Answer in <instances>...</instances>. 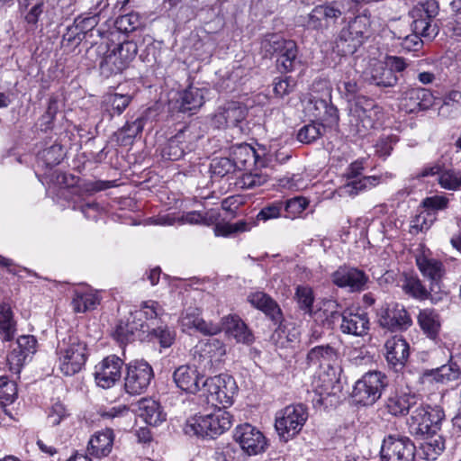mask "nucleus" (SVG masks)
I'll list each match as a JSON object with an SVG mask.
<instances>
[{
    "mask_svg": "<svg viewBox=\"0 0 461 461\" xmlns=\"http://www.w3.org/2000/svg\"><path fill=\"white\" fill-rule=\"evenodd\" d=\"M371 14L366 9L349 19L340 29L335 40L334 49L340 56L355 53L368 39L371 32Z\"/></svg>",
    "mask_w": 461,
    "mask_h": 461,
    "instance_id": "nucleus-1",
    "label": "nucleus"
},
{
    "mask_svg": "<svg viewBox=\"0 0 461 461\" xmlns=\"http://www.w3.org/2000/svg\"><path fill=\"white\" fill-rule=\"evenodd\" d=\"M57 356L60 372L67 376L74 375L86 362L87 345L77 335H68L59 342Z\"/></svg>",
    "mask_w": 461,
    "mask_h": 461,
    "instance_id": "nucleus-2",
    "label": "nucleus"
},
{
    "mask_svg": "<svg viewBox=\"0 0 461 461\" xmlns=\"http://www.w3.org/2000/svg\"><path fill=\"white\" fill-rule=\"evenodd\" d=\"M232 425V416L225 408L217 407L212 412L195 415L186 425L185 432L201 438H214Z\"/></svg>",
    "mask_w": 461,
    "mask_h": 461,
    "instance_id": "nucleus-3",
    "label": "nucleus"
},
{
    "mask_svg": "<svg viewBox=\"0 0 461 461\" xmlns=\"http://www.w3.org/2000/svg\"><path fill=\"white\" fill-rule=\"evenodd\" d=\"M325 310L330 311L327 316V321L333 323L340 320L339 330L343 334L355 337H364L368 334L370 330V320L367 312L360 308H349L344 310L341 313L338 311L339 303L336 301H328L324 303Z\"/></svg>",
    "mask_w": 461,
    "mask_h": 461,
    "instance_id": "nucleus-4",
    "label": "nucleus"
},
{
    "mask_svg": "<svg viewBox=\"0 0 461 461\" xmlns=\"http://www.w3.org/2000/svg\"><path fill=\"white\" fill-rule=\"evenodd\" d=\"M108 43L102 42L97 45L95 51L103 54L100 68L106 74H118L122 72L137 55V44L131 41L118 44L112 50H108Z\"/></svg>",
    "mask_w": 461,
    "mask_h": 461,
    "instance_id": "nucleus-5",
    "label": "nucleus"
},
{
    "mask_svg": "<svg viewBox=\"0 0 461 461\" xmlns=\"http://www.w3.org/2000/svg\"><path fill=\"white\" fill-rule=\"evenodd\" d=\"M444 417V411L438 406L431 407L418 402L411 411V416L408 420L409 429L415 435H436L437 431L440 429Z\"/></svg>",
    "mask_w": 461,
    "mask_h": 461,
    "instance_id": "nucleus-6",
    "label": "nucleus"
},
{
    "mask_svg": "<svg viewBox=\"0 0 461 461\" xmlns=\"http://www.w3.org/2000/svg\"><path fill=\"white\" fill-rule=\"evenodd\" d=\"M378 109L372 99L358 96L349 108L350 131L360 138L366 136L375 127Z\"/></svg>",
    "mask_w": 461,
    "mask_h": 461,
    "instance_id": "nucleus-7",
    "label": "nucleus"
},
{
    "mask_svg": "<svg viewBox=\"0 0 461 461\" xmlns=\"http://www.w3.org/2000/svg\"><path fill=\"white\" fill-rule=\"evenodd\" d=\"M203 395L208 403L213 406L222 405L228 408L233 403V397L238 391L234 378L229 375H219L203 380Z\"/></svg>",
    "mask_w": 461,
    "mask_h": 461,
    "instance_id": "nucleus-8",
    "label": "nucleus"
},
{
    "mask_svg": "<svg viewBox=\"0 0 461 461\" xmlns=\"http://www.w3.org/2000/svg\"><path fill=\"white\" fill-rule=\"evenodd\" d=\"M307 408L302 404H291L276 413L275 427L284 441L296 436L308 420Z\"/></svg>",
    "mask_w": 461,
    "mask_h": 461,
    "instance_id": "nucleus-9",
    "label": "nucleus"
},
{
    "mask_svg": "<svg viewBox=\"0 0 461 461\" xmlns=\"http://www.w3.org/2000/svg\"><path fill=\"white\" fill-rule=\"evenodd\" d=\"M439 13V5L437 0H425L416 5L410 15L412 18L411 29L420 33L423 38L433 39L438 33L436 17Z\"/></svg>",
    "mask_w": 461,
    "mask_h": 461,
    "instance_id": "nucleus-10",
    "label": "nucleus"
},
{
    "mask_svg": "<svg viewBox=\"0 0 461 461\" xmlns=\"http://www.w3.org/2000/svg\"><path fill=\"white\" fill-rule=\"evenodd\" d=\"M386 386L385 375L379 371L367 372L356 383L352 397L357 404L370 406L380 399Z\"/></svg>",
    "mask_w": 461,
    "mask_h": 461,
    "instance_id": "nucleus-11",
    "label": "nucleus"
},
{
    "mask_svg": "<svg viewBox=\"0 0 461 461\" xmlns=\"http://www.w3.org/2000/svg\"><path fill=\"white\" fill-rule=\"evenodd\" d=\"M416 447L412 440L402 435L390 434L382 442V461H414Z\"/></svg>",
    "mask_w": 461,
    "mask_h": 461,
    "instance_id": "nucleus-12",
    "label": "nucleus"
},
{
    "mask_svg": "<svg viewBox=\"0 0 461 461\" xmlns=\"http://www.w3.org/2000/svg\"><path fill=\"white\" fill-rule=\"evenodd\" d=\"M151 366L144 360H132L126 365L124 389L129 394L144 393L153 377Z\"/></svg>",
    "mask_w": 461,
    "mask_h": 461,
    "instance_id": "nucleus-13",
    "label": "nucleus"
},
{
    "mask_svg": "<svg viewBox=\"0 0 461 461\" xmlns=\"http://www.w3.org/2000/svg\"><path fill=\"white\" fill-rule=\"evenodd\" d=\"M344 14L341 1H330L316 5L308 15L307 26L315 31L328 30Z\"/></svg>",
    "mask_w": 461,
    "mask_h": 461,
    "instance_id": "nucleus-14",
    "label": "nucleus"
},
{
    "mask_svg": "<svg viewBox=\"0 0 461 461\" xmlns=\"http://www.w3.org/2000/svg\"><path fill=\"white\" fill-rule=\"evenodd\" d=\"M379 325L391 331H402L408 330L412 320L403 305L399 303H386L377 312Z\"/></svg>",
    "mask_w": 461,
    "mask_h": 461,
    "instance_id": "nucleus-15",
    "label": "nucleus"
},
{
    "mask_svg": "<svg viewBox=\"0 0 461 461\" xmlns=\"http://www.w3.org/2000/svg\"><path fill=\"white\" fill-rule=\"evenodd\" d=\"M199 138L200 135L195 133L192 125L185 127L169 139L167 146L162 150V156L169 160H178L185 153L194 149V143Z\"/></svg>",
    "mask_w": 461,
    "mask_h": 461,
    "instance_id": "nucleus-16",
    "label": "nucleus"
},
{
    "mask_svg": "<svg viewBox=\"0 0 461 461\" xmlns=\"http://www.w3.org/2000/svg\"><path fill=\"white\" fill-rule=\"evenodd\" d=\"M331 281L349 293H360L366 288L369 277L357 267L341 266L332 273Z\"/></svg>",
    "mask_w": 461,
    "mask_h": 461,
    "instance_id": "nucleus-17",
    "label": "nucleus"
},
{
    "mask_svg": "<svg viewBox=\"0 0 461 461\" xmlns=\"http://www.w3.org/2000/svg\"><path fill=\"white\" fill-rule=\"evenodd\" d=\"M233 438L240 448L249 456L263 452L267 446V440L263 433L249 423L236 427Z\"/></svg>",
    "mask_w": 461,
    "mask_h": 461,
    "instance_id": "nucleus-18",
    "label": "nucleus"
},
{
    "mask_svg": "<svg viewBox=\"0 0 461 461\" xmlns=\"http://www.w3.org/2000/svg\"><path fill=\"white\" fill-rule=\"evenodd\" d=\"M123 360L116 355L104 357L95 367V380L99 387L108 389L113 387L122 376Z\"/></svg>",
    "mask_w": 461,
    "mask_h": 461,
    "instance_id": "nucleus-19",
    "label": "nucleus"
},
{
    "mask_svg": "<svg viewBox=\"0 0 461 461\" xmlns=\"http://www.w3.org/2000/svg\"><path fill=\"white\" fill-rule=\"evenodd\" d=\"M384 356L388 366L395 372L402 371L410 356L409 343L402 336L395 335L385 341Z\"/></svg>",
    "mask_w": 461,
    "mask_h": 461,
    "instance_id": "nucleus-20",
    "label": "nucleus"
},
{
    "mask_svg": "<svg viewBox=\"0 0 461 461\" xmlns=\"http://www.w3.org/2000/svg\"><path fill=\"white\" fill-rule=\"evenodd\" d=\"M416 265L423 277L429 282V290L439 289V284L446 273L443 263L422 253L416 257Z\"/></svg>",
    "mask_w": 461,
    "mask_h": 461,
    "instance_id": "nucleus-21",
    "label": "nucleus"
},
{
    "mask_svg": "<svg viewBox=\"0 0 461 461\" xmlns=\"http://www.w3.org/2000/svg\"><path fill=\"white\" fill-rule=\"evenodd\" d=\"M179 322L184 331L194 329L204 335L212 336L221 330L218 324L205 321L201 317V311L198 308L185 309L181 314Z\"/></svg>",
    "mask_w": 461,
    "mask_h": 461,
    "instance_id": "nucleus-22",
    "label": "nucleus"
},
{
    "mask_svg": "<svg viewBox=\"0 0 461 461\" xmlns=\"http://www.w3.org/2000/svg\"><path fill=\"white\" fill-rule=\"evenodd\" d=\"M434 97L426 88H411L405 92L402 100V108L408 113L428 110L432 106Z\"/></svg>",
    "mask_w": 461,
    "mask_h": 461,
    "instance_id": "nucleus-23",
    "label": "nucleus"
},
{
    "mask_svg": "<svg viewBox=\"0 0 461 461\" xmlns=\"http://www.w3.org/2000/svg\"><path fill=\"white\" fill-rule=\"evenodd\" d=\"M246 116L245 109L235 103L228 104L219 107L214 113L212 123L214 127L221 129L225 127H236Z\"/></svg>",
    "mask_w": 461,
    "mask_h": 461,
    "instance_id": "nucleus-24",
    "label": "nucleus"
},
{
    "mask_svg": "<svg viewBox=\"0 0 461 461\" xmlns=\"http://www.w3.org/2000/svg\"><path fill=\"white\" fill-rule=\"evenodd\" d=\"M136 407L138 415L150 426H158L166 420L167 414L160 403L151 398L139 400Z\"/></svg>",
    "mask_w": 461,
    "mask_h": 461,
    "instance_id": "nucleus-25",
    "label": "nucleus"
},
{
    "mask_svg": "<svg viewBox=\"0 0 461 461\" xmlns=\"http://www.w3.org/2000/svg\"><path fill=\"white\" fill-rule=\"evenodd\" d=\"M113 440L114 434L111 429L95 432L88 441L87 454L96 458L107 456L113 449Z\"/></svg>",
    "mask_w": 461,
    "mask_h": 461,
    "instance_id": "nucleus-26",
    "label": "nucleus"
},
{
    "mask_svg": "<svg viewBox=\"0 0 461 461\" xmlns=\"http://www.w3.org/2000/svg\"><path fill=\"white\" fill-rule=\"evenodd\" d=\"M173 379L178 388L189 393H195L200 390V377L197 370L188 365L180 366L174 374Z\"/></svg>",
    "mask_w": 461,
    "mask_h": 461,
    "instance_id": "nucleus-27",
    "label": "nucleus"
},
{
    "mask_svg": "<svg viewBox=\"0 0 461 461\" xmlns=\"http://www.w3.org/2000/svg\"><path fill=\"white\" fill-rule=\"evenodd\" d=\"M109 6L107 0H92L88 12L78 15L74 22L83 34L93 31L100 22L101 14Z\"/></svg>",
    "mask_w": 461,
    "mask_h": 461,
    "instance_id": "nucleus-28",
    "label": "nucleus"
},
{
    "mask_svg": "<svg viewBox=\"0 0 461 461\" xmlns=\"http://www.w3.org/2000/svg\"><path fill=\"white\" fill-rule=\"evenodd\" d=\"M248 301L255 308L262 311L275 324L281 323L283 315L278 304L263 292L252 293L248 296Z\"/></svg>",
    "mask_w": 461,
    "mask_h": 461,
    "instance_id": "nucleus-29",
    "label": "nucleus"
},
{
    "mask_svg": "<svg viewBox=\"0 0 461 461\" xmlns=\"http://www.w3.org/2000/svg\"><path fill=\"white\" fill-rule=\"evenodd\" d=\"M434 375V379L438 383H447L457 379L461 375V352L455 355L451 354L448 359V365H442L435 369L424 372V375Z\"/></svg>",
    "mask_w": 461,
    "mask_h": 461,
    "instance_id": "nucleus-30",
    "label": "nucleus"
},
{
    "mask_svg": "<svg viewBox=\"0 0 461 461\" xmlns=\"http://www.w3.org/2000/svg\"><path fill=\"white\" fill-rule=\"evenodd\" d=\"M37 340L33 336L23 335L17 339L16 347L8 355V361L17 366L23 365L36 352Z\"/></svg>",
    "mask_w": 461,
    "mask_h": 461,
    "instance_id": "nucleus-31",
    "label": "nucleus"
},
{
    "mask_svg": "<svg viewBox=\"0 0 461 461\" xmlns=\"http://www.w3.org/2000/svg\"><path fill=\"white\" fill-rule=\"evenodd\" d=\"M195 354L199 353L203 357L204 366L212 365L213 361H219L226 353L225 345L221 340L210 338L201 341L195 348Z\"/></svg>",
    "mask_w": 461,
    "mask_h": 461,
    "instance_id": "nucleus-32",
    "label": "nucleus"
},
{
    "mask_svg": "<svg viewBox=\"0 0 461 461\" xmlns=\"http://www.w3.org/2000/svg\"><path fill=\"white\" fill-rule=\"evenodd\" d=\"M401 288L406 295L413 299L419 301L427 299L433 300V297L430 296L432 291L427 289L417 275L404 274L402 279Z\"/></svg>",
    "mask_w": 461,
    "mask_h": 461,
    "instance_id": "nucleus-33",
    "label": "nucleus"
},
{
    "mask_svg": "<svg viewBox=\"0 0 461 461\" xmlns=\"http://www.w3.org/2000/svg\"><path fill=\"white\" fill-rule=\"evenodd\" d=\"M224 320L226 332L233 337L237 342L249 345L254 341L253 333L240 317L230 315L225 317Z\"/></svg>",
    "mask_w": 461,
    "mask_h": 461,
    "instance_id": "nucleus-34",
    "label": "nucleus"
},
{
    "mask_svg": "<svg viewBox=\"0 0 461 461\" xmlns=\"http://www.w3.org/2000/svg\"><path fill=\"white\" fill-rule=\"evenodd\" d=\"M177 103L180 112L194 113L204 104V90L190 86L180 93Z\"/></svg>",
    "mask_w": 461,
    "mask_h": 461,
    "instance_id": "nucleus-35",
    "label": "nucleus"
},
{
    "mask_svg": "<svg viewBox=\"0 0 461 461\" xmlns=\"http://www.w3.org/2000/svg\"><path fill=\"white\" fill-rule=\"evenodd\" d=\"M418 403L415 394L402 393L388 398L386 409L393 416H404L411 411Z\"/></svg>",
    "mask_w": 461,
    "mask_h": 461,
    "instance_id": "nucleus-36",
    "label": "nucleus"
},
{
    "mask_svg": "<svg viewBox=\"0 0 461 461\" xmlns=\"http://www.w3.org/2000/svg\"><path fill=\"white\" fill-rule=\"evenodd\" d=\"M417 321L423 333L429 339H435L440 330L439 315L433 309L420 310Z\"/></svg>",
    "mask_w": 461,
    "mask_h": 461,
    "instance_id": "nucleus-37",
    "label": "nucleus"
},
{
    "mask_svg": "<svg viewBox=\"0 0 461 461\" xmlns=\"http://www.w3.org/2000/svg\"><path fill=\"white\" fill-rule=\"evenodd\" d=\"M99 303L97 294L89 289L76 290L71 301L73 311L77 313L94 310Z\"/></svg>",
    "mask_w": 461,
    "mask_h": 461,
    "instance_id": "nucleus-38",
    "label": "nucleus"
},
{
    "mask_svg": "<svg viewBox=\"0 0 461 461\" xmlns=\"http://www.w3.org/2000/svg\"><path fill=\"white\" fill-rule=\"evenodd\" d=\"M380 183V176H370L356 179H348L339 187L341 195L355 196L358 194L376 186Z\"/></svg>",
    "mask_w": 461,
    "mask_h": 461,
    "instance_id": "nucleus-39",
    "label": "nucleus"
},
{
    "mask_svg": "<svg viewBox=\"0 0 461 461\" xmlns=\"http://www.w3.org/2000/svg\"><path fill=\"white\" fill-rule=\"evenodd\" d=\"M230 155L237 170H241L247 165L255 163L257 158L255 149L247 143L232 147Z\"/></svg>",
    "mask_w": 461,
    "mask_h": 461,
    "instance_id": "nucleus-40",
    "label": "nucleus"
},
{
    "mask_svg": "<svg viewBox=\"0 0 461 461\" xmlns=\"http://www.w3.org/2000/svg\"><path fill=\"white\" fill-rule=\"evenodd\" d=\"M297 45L294 41L288 40L283 50L279 52L276 59L277 68L281 72H290L295 68L297 61Z\"/></svg>",
    "mask_w": 461,
    "mask_h": 461,
    "instance_id": "nucleus-41",
    "label": "nucleus"
},
{
    "mask_svg": "<svg viewBox=\"0 0 461 461\" xmlns=\"http://www.w3.org/2000/svg\"><path fill=\"white\" fill-rule=\"evenodd\" d=\"M145 124V120L141 117L137 118L131 122H126L119 131L114 133L116 141L120 146L131 145L134 138L140 134Z\"/></svg>",
    "mask_w": 461,
    "mask_h": 461,
    "instance_id": "nucleus-42",
    "label": "nucleus"
},
{
    "mask_svg": "<svg viewBox=\"0 0 461 461\" xmlns=\"http://www.w3.org/2000/svg\"><path fill=\"white\" fill-rule=\"evenodd\" d=\"M219 218V212L213 209L206 212L191 211L184 212L180 218H177V222L209 226L216 223Z\"/></svg>",
    "mask_w": 461,
    "mask_h": 461,
    "instance_id": "nucleus-43",
    "label": "nucleus"
},
{
    "mask_svg": "<svg viewBox=\"0 0 461 461\" xmlns=\"http://www.w3.org/2000/svg\"><path fill=\"white\" fill-rule=\"evenodd\" d=\"M370 82L379 87H392L397 84L398 77L386 65L376 63L372 68Z\"/></svg>",
    "mask_w": 461,
    "mask_h": 461,
    "instance_id": "nucleus-44",
    "label": "nucleus"
},
{
    "mask_svg": "<svg viewBox=\"0 0 461 461\" xmlns=\"http://www.w3.org/2000/svg\"><path fill=\"white\" fill-rule=\"evenodd\" d=\"M131 95L117 93H111L104 96V106L111 117L120 115L131 102Z\"/></svg>",
    "mask_w": 461,
    "mask_h": 461,
    "instance_id": "nucleus-45",
    "label": "nucleus"
},
{
    "mask_svg": "<svg viewBox=\"0 0 461 461\" xmlns=\"http://www.w3.org/2000/svg\"><path fill=\"white\" fill-rule=\"evenodd\" d=\"M15 322L8 304H0V338L3 340H12L15 333Z\"/></svg>",
    "mask_w": 461,
    "mask_h": 461,
    "instance_id": "nucleus-46",
    "label": "nucleus"
},
{
    "mask_svg": "<svg viewBox=\"0 0 461 461\" xmlns=\"http://www.w3.org/2000/svg\"><path fill=\"white\" fill-rule=\"evenodd\" d=\"M325 132V126L318 122H311L302 126L297 131V140L311 144L320 139Z\"/></svg>",
    "mask_w": 461,
    "mask_h": 461,
    "instance_id": "nucleus-47",
    "label": "nucleus"
},
{
    "mask_svg": "<svg viewBox=\"0 0 461 461\" xmlns=\"http://www.w3.org/2000/svg\"><path fill=\"white\" fill-rule=\"evenodd\" d=\"M337 357L336 350L330 345H321L312 348L307 354V362L310 365L329 363Z\"/></svg>",
    "mask_w": 461,
    "mask_h": 461,
    "instance_id": "nucleus-48",
    "label": "nucleus"
},
{
    "mask_svg": "<svg viewBox=\"0 0 461 461\" xmlns=\"http://www.w3.org/2000/svg\"><path fill=\"white\" fill-rule=\"evenodd\" d=\"M314 107L318 111L315 116L326 122L330 126L338 123L339 113L334 105L323 99H317L314 101Z\"/></svg>",
    "mask_w": 461,
    "mask_h": 461,
    "instance_id": "nucleus-49",
    "label": "nucleus"
},
{
    "mask_svg": "<svg viewBox=\"0 0 461 461\" xmlns=\"http://www.w3.org/2000/svg\"><path fill=\"white\" fill-rule=\"evenodd\" d=\"M268 181V176L261 171L246 172L239 178V185L243 189H255L264 185Z\"/></svg>",
    "mask_w": 461,
    "mask_h": 461,
    "instance_id": "nucleus-50",
    "label": "nucleus"
},
{
    "mask_svg": "<svg viewBox=\"0 0 461 461\" xmlns=\"http://www.w3.org/2000/svg\"><path fill=\"white\" fill-rule=\"evenodd\" d=\"M210 170L212 176L221 178L235 172L237 169L231 158H215L211 162Z\"/></svg>",
    "mask_w": 461,
    "mask_h": 461,
    "instance_id": "nucleus-51",
    "label": "nucleus"
},
{
    "mask_svg": "<svg viewBox=\"0 0 461 461\" xmlns=\"http://www.w3.org/2000/svg\"><path fill=\"white\" fill-rule=\"evenodd\" d=\"M295 298L301 310L310 315L312 314L314 296L311 287L304 285L298 286L296 288Z\"/></svg>",
    "mask_w": 461,
    "mask_h": 461,
    "instance_id": "nucleus-52",
    "label": "nucleus"
},
{
    "mask_svg": "<svg viewBox=\"0 0 461 461\" xmlns=\"http://www.w3.org/2000/svg\"><path fill=\"white\" fill-rule=\"evenodd\" d=\"M287 41L277 34H269L265 37L261 45L267 55H278L286 45Z\"/></svg>",
    "mask_w": 461,
    "mask_h": 461,
    "instance_id": "nucleus-53",
    "label": "nucleus"
},
{
    "mask_svg": "<svg viewBox=\"0 0 461 461\" xmlns=\"http://www.w3.org/2000/svg\"><path fill=\"white\" fill-rule=\"evenodd\" d=\"M435 435L426 436L427 440L423 444V450L427 459L435 460L445 449V443L441 437L434 438Z\"/></svg>",
    "mask_w": 461,
    "mask_h": 461,
    "instance_id": "nucleus-54",
    "label": "nucleus"
},
{
    "mask_svg": "<svg viewBox=\"0 0 461 461\" xmlns=\"http://www.w3.org/2000/svg\"><path fill=\"white\" fill-rule=\"evenodd\" d=\"M308 206V201L302 196H296L284 203L285 217L295 218L301 214Z\"/></svg>",
    "mask_w": 461,
    "mask_h": 461,
    "instance_id": "nucleus-55",
    "label": "nucleus"
},
{
    "mask_svg": "<svg viewBox=\"0 0 461 461\" xmlns=\"http://www.w3.org/2000/svg\"><path fill=\"white\" fill-rule=\"evenodd\" d=\"M250 230V224L246 221H239L234 223H223V224H216L214 228V232L217 236H228L232 233L248 231Z\"/></svg>",
    "mask_w": 461,
    "mask_h": 461,
    "instance_id": "nucleus-56",
    "label": "nucleus"
},
{
    "mask_svg": "<svg viewBox=\"0 0 461 461\" xmlns=\"http://www.w3.org/2000/svg\"><path fill=\"white\" fill-rule=\"evenodd\" d=\"M17 395V388L14 382L10 381L6 376L0 377V402L2 403H12Z\"/></svg>",
    "mask_w": 461,
    "mask_h": 461,
    "instance_id": "nucleus-57",
    "label": "nucleus"
},
{
    "mask_svg": "<svg viewBox=\"0 0 461 461\" xmlns=\"http://www.w3.org/2000/svg\"><path fill=\"white\" fill-rule=\"evenodd\" d=\"M438 184L444 189L456 190L461 186V173L453 170L441 171Z\"/></svg>",
    "mask_w": 461,
    "mask_h": 461,
    "instance_id": "nucleus-58",
    "label": "nucleus"
},
{
    "mask_svg": "<svg viewBox=\"0 0 461 461\" xmlns=\"http://www.w3.org/2000/svg\"><path fill=\"white\" fill-rule=\"evenodd\" d=\"M430 216V213L428 212H421L415 215L411 221L410 233L417 235L429 230L432 224V220L429 219Z\"/></svg>",
    "mask_w": 461,
    "mask_h": 461,
    "instance_id": "nucleus-59",
    "label": "nucleus"
},
{
    "mask_svg": "<svg viewBox=\"0 0 461 461\" xmlns=\"http://www.w3.org/2000/svg\"><path fill=\"white\" fill-rule=\"evenodd\" d=\"M40 156L48 167L59 165L63 158L62 147L59 144H53L43 149Z\"/></svg>",
    "mask_w": 461,
    "mask_h": 461,
    "instance_id": "nucleus-60",
    "label": "nucleus"
},
{
    "mask_svg": "<svg viewBox=\"0 0 461 461\" xmlns=\"http://www.w3.org/2000/svg\"><path fill=\"white\" fill-rule=\"evenodd\" d=\"M152 334L158 340L162 348L171 347L176 339V331L167 326H159L153 329Z\"/></svg>",
    "mask_w": 461,
    "mask_h": 461,
    "instance_id": "nucleus-61",
    "label": "nucleus"
},
{
    "mask_svg": "<svg viewBox=\"0 0 461 461\" xmlns=\"http://www.w3.org/2000/svg\"><path fill=\"white\" fill-rule=\"evenodd\" d=\"M284 203L281 201H276L272 203H269L264 206L260 212L258 213V220H262L264 221L276 219L281 216L282 210L284 209Z\"/></svg>",
    "mask_w": 461,
    "mask_h": 461,
    "instance_id": "nucleus-62",
    "label": "nucleus"
},
{
    "mask_svg": "<svg viewBox=\"0 0 461 461\" xmlns=\"http://www.w3.org/2000/svg\"><path fill=\"white\" fill-rule=\"evenodd\" d=\"M239 450L232 444L219 445L214 451L215 461H236Z\"/></svg>",
    "mask_w": 461,
    "mask_h": 461,
    "instance_id": "nucleus-63",
    "label": "nucleus"
},
{
    "mask_svg": "<svg viewBox=\"0 0 461 461\" xmlns=\"http://www.w3.org/2000/svg\"><path fill=\"white\" fill-rule=\"evenodd\" d=\"M140 312L147 320H155L164 314V309L157 301L148 300L142 302Z\"/></svg>",
    "mask_w": 461,
    "mask_h": 461,
    "instance_id": "nucleus-64",
    "label": "nucleus"
}]
</instances>
